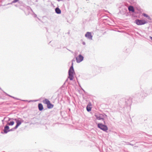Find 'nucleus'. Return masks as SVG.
<instances>
[{
  "label": "nucleus",
  "instance_id": "nucleus-12",
  "mask_svg": "<svg viewBox=\"0 0 152 152\" xmlns=\"http://www.w3.org/2000/svg\"><path fill=\"white\" fill-rule=\"evenodd\" d=\"M143 16L144 17H146L147 18L148 20H151V18L150 17H149L148 15L146 14L143 13L142 14Z\"/></svg>",
  "mask_w": 152,
  "mask_h": 152
},
{
  "label": "nucleus",
  "instance_id": "nucleus-19",
  "mask_svg": "<svg viewBox=\"0 0 152 152\" xmlns=\"http://www.w3.org/2000/svg\"><path fill=\"white\" fill-rule=\"evenodd\" d=\"M12 98H14V99H18V100L19 99L16 98H15V97H13V96H12Z\"/></svg>",
  "mask_w": 152,
  "mask_h": 152
},
{
  "label": "nucleus",
  "instance_id": "nucleus-27",
  "mask_svg": "<svg viewBox=\"0 0 152 152\" xmlns=\"http://www.w3.org/2000/svg\"><path fill=\"white\" fill-rule=\"evenodd\" d=\"M23 101H28L27 100H23Z\"/></svg>",
  "mask_w": 152,
  "mask_h": 152
},
{
  "label": "nucleus",
  "instance_id": "nucleus-5",
  "mask_svg": "<svg viewBox=\"0 0 152 152\" xmlns=\"http://www.w3.org/2000/svg\"><path fill=\"white\" fill-rule=\"evenodd\" d=\"M98 127L104 131H106L108 130L107 126L102 124H98Z\"/></svg>",
  "mask_w": 152,
  "mask_h": 152
},
{
  "label": "nucleus",
  "instance_id": "nucleus-25",
  "mask_svg": "<svg viewBox=\"0 0 152 152\" xmlns=\"http://www.w3.org/2000/svg\"><path fill=\"white\" fill-rule=\"evenodd\" d=\"M33 101L32 100H30L29 101H28L29 102H32Z\"/></svg>",
  "mask_w": 152,
  "mask_h": 152
},
{
  "label": "nucleus",
  "instance_id": "nucleus-20",
  "mask_svg": "<svg viewBox=\"0 0 152 152\" xmlns=\"http://www.w3.org/2000/svg\"><path fill=\"white\" fill-rule=\"evenodd\" d=\"M12 98H14V99H18V100L19 99L16 98H15V97H13V96H12Z\"/></svg>",
  "mask_w": 152,
  "mask_h": 152
},
{
  "label": "nucleus",
  "instance_id": "nucleus-7",
  "mask_svg": "<svg viewBox=\"0 0 152 152\" xmlns=\"http://www.w3.org/2000/svg\"><path fill=\"white\" fill-rule=\"evenodd\" d=\"M85 36L88 39L90 40L92 39V36L91 35V33L90 32H87Z\"/></svg>",
  "mask_w": 152,
  "mask_h": 152
},
{
  "label": "nucleus",
  "instance_id": "nucleus-4",
  "mask_svg": "<svg viewBox=\"0 0 152 152\" xmlns=\"http://www.w3.org/2000/svg\"><path fill=\"white\" fill-rule=\"evenodd\" d=\"M135 23L138 25H141L147 23L148 22L145 20L137 19L135 20Z\"/></svg>",
  "mask_w": 152,
  "mask_h": 152
},
{
  "label": "nucleus",
  "instance_id": "nucleus-14",
  "mask_svg": "<svg viewBox=\"0 0 152 152\" xmlns=\"http://www.w3.org/2000/svg\"><path fill=\"white\" fill-rule=\"evenodd\" d=\"M14 122L13 121H12L10 122V123H7V124L9 125H13L14 124Z\"/></svg>",
  "mask_w": 152,
  "mask_h": 152
},
{
  "label": "nucleus",
  "instance_id": "nucleus-17",
  "mask_svg": "<svg viewBox=\"0 0 152 152\" xmlns=\"http://www.w3.org/2000/svg\"><path fill=\"white\" fill-rule=\"evenodd\" d=\"M14 129V128L11 129L10 130H8V131L9 132H10V131H13Z\"/></svg>",
  "mask_w": 152,
  "mask_h": 152
},
{
  "label": "nucleus",
  "instance_id": "nucleus-24",
  "mask_svg": "<svg viewBox=\"0 0 152 152\" xmlns=\"http://www.w3.org/2000/svg\"><path fill=\"white\" fill-rule=\"evenodd\" d=\"M57 0L58 1H62L63 0Z\"/></svg>",
  "mask_w": 152,
  "mask_h": 152
},
{
  "label": "nucleus",
  "instance_id": "nucleus-6",
  "mask_svg": "<svg viewBox=\"0 0 152 152\" xmlns=\"http://www.w3.org/2000/svg\"><path fill=\"white\" fill-rule=\"evenodd\" d=\"M84 57L81 55H79L76 58V62L78 63H79L83 60Z\"/></svg>",
  "mask_w": 152,
  "mask_h": 152
},
{
  "label": "nucleus",
  "instance_id": "nucleus-21",
  "mask_svg": "<svg viewBox=\"0 0 152 152\" xmlns=\"http://www.w3.org/2000/svg\"><path fill=\"white\" fill-rule=\"evenodd\" d=\"M128 145H132V146H133V145L131 144V143H128Z\"/></svg>",
  "mask_w": 152,
  "mask_h": 152
},
{
  "label": "nucleus",
  "instance_id": "nucleus-11",
  "mask_svg": "<svg viewBox=\"0 0 152 152\" xmlns=\"http://www.w3.org/2000/svg\"><path fill=\"white\" fill-rule=\"evenodd\" d=\"M55 12L58 14H60L61 13V10L58 7L55 9Z\"/></svg>",
  "mask_w": 152,
  "mask_h": 152
},
{
  "label": "nucleus",
  "instance_id": "nucleus-13",
  "mask_svg": "<svg viewBox=\"0 0 152 152\" xmlns=\"http://www.w3.org/2000/svg\"><path fill=\"white\" fill-rule=\"evenodd\" d=\"M128 9L129 11H131L132 12H134V11L133 7L132 6H129L128 8Z\"/></svg>",
  "mask_w": 152,
  "mask_h": 152
},
{
  "label": "nucleus",
  "instance_id": "nucleus-26",
  "mask_svg": "<svg viewBox=\"0 0 152 152\" xmlns=\"http://www.w3.org/2000/svg\"><path fill=\"white\" fill-rule=\"evenodd\" d=\"M150 39L152 40V37H150Z\"/></svg>",
  "mask_w": 152,
  "mask_h": 152
},
{
  "label": "nucleus",
  "instance_id": "nucleus-16",
  "mask_svg": "<svg viewBox=\"0 0 152 152\" xmlns=\"http://www.w3.org/2000/svg\"><path fill=\"white\" fill-rule=\"evenodd\" d=\"M19 0H14L12 1V3H15L17 2Z\"/></svg>",
  "mask_w": 152,
  "mask_h": 152
},
{
  "label": "nucleus",
  "instance_id": "nucleus-9",
  "mask_svg": "<svg viewBox=\"0 0 152 152\" xmlns=\"http://www.w3.org/2000/svg\"><path fill=\"white\" fill-rule=\"evenodd\" d=\"M9 127L7 125H6L4 127V132L5 133H7L8 132Z\"/></svg>",
  "mask_w": 152,
  "mask_h": 152
},
{
  "label": "nucleus",
  "instance_id": "nucleus-18",
  "mask_svg": "<svg viewBox=\"0 0 152 152\" xmlns=\"http://www.w3.org/2000/svg\"><path fill=\"white\" fill-rule=\"evenodd\" d=\"M34 17H36L37 16V15L36 14H35L34 13Z\"/></svg>",
  "mask_w": 152,
  "mask_h": 152
},
{
  "label": "nucleus",
  "instance_id": "nucleus-28",
  "mask_svg": "<svg viewBox=\"0 0 152 152\" xmlns=\"http://www.w3.org/2000/svg\"><path fill=\"white\" fill-rule=\"evenodd\" d=\"M31 11H32V12H33V11H32V9H31Z\"/></svg>",
  "mask_w": 152,
  "mask_h": 152
},
{
  "label": "nucleus",
  "instance_id": "nucleus-23",
  "mask_svg": "<svg viewBox=\"0 0 152 152\" xmlns=\"http://www.w3.org/2000/svg\"><path fill=\"white\" fill-rule=\"evenodd\" d=\"M7 94V95H8V96H10V97H12V96H10V95H8V94Z\"/></svg>",
  "mask_w": 152,
  "mask_h": 152
},
{
  "label": "nucleus",
  "instance_id": "nucleus-15",
  "mask_svg": "<svg viewBox=\"0 0 152 152\" xmlns=\"http://www.w3.org/2000/svg\"><path fill=\"white\" fill-rule=\"evenodd\" d=\"M86 109L87 111L88 112L90 111L91 110V108L90 107L88 108V107H87Z\"/></svg>",
  "mask_w": 152,
  "mask_h": 152
},
{
  "label": "nucleus",
  "instance_id": "nucleus-10",
  "mask_svg": "<svg viewBox=\"0 0 152 152\" xmlns=\"http://www.w3.org/2000/svg\"><path fill=\"white\" fill-rule=\"evenodd\" d=\"M39 110L40 111L42 110L43 109V106L42 104L41 103H39L38 105Z\"/></svg>",
  "mask_w": 152,
  "mask_h": 152
},
{
  "label": "nucleus",
  "instance_id": "nucleus-2",
  "mask_svg": "<svg viewBox=\"0 0 152 152\" xmlns=\"http://www.w3.org/2000/svg\"><path fill=\"white\" fill-rule=\"evenodd\" d=\"M95 116L96 119L97 120H103L104 118L107 116L106 115L99 113L96 114L95 115Z\"/></svg>",
  "mask_w": 152,
  "mask_h": 152
},
{
  "label": "nucleus",
  "instance_id": "nucleus-8",
  "mask_svg": "<svg viewBox=\"0 0 152 152\" xmlns=\"http://www.w3.org/2000/svg\"><path fill=\"white\" fill-rule=\"evenodd\" d=\"M16 120V123L17 124L15 127L14 128V129H16L18 128L19 126H20L21 124V121L19 120H17L16 119H15Z\"/></svg>",
  "mask_w": 152,
  "mask_h": 152
},
{
  "label": "nucleus",
  "instance_id": "nucleus-3",
  "mask_svg": "<svg viewBox=\"0 0 152 152\" xmlns=\"http://www.w3.org/2000/svg\"><path fill=\"white\" fill-rule=\"evenodd\" d=\"M43 102L47 105V107L48 108L51 109L53 107V105L50 103V102L48 99H45L43 100Z\"/></svg>",
  "mask_w": 152,
  "mask_h": 152
},
{
  "label": "nucleus",
  "instance_id": "nucleus-22",
  "mask_svg": "<svg viewBox=\"0 0 152 152\" xmlns=\"http://www.w3.org/2000/svg\"><path fill=\"white\" fill-rule=\"evenodd\" d=\"M82 44L83 45H85L86 44V43L85 42H83Z\"/></svg>",
  "mask_w": 152,
  "mask_h": 152
},
{
  "label": "nucleus",
  "instance_id": "nucleus-1",
  "mask_svg": "<svg viewBox=\"0 0 152 152\" xmlns=\"http://www.w3.org/2000/svg\"><path fill=\"white\" fill-rule=\"evenodd\" d=\"M69 75L68 78L71 80H72L73 79L74 74H75V72L73 67V63H72V65L69 70Z\"/></svg>",
  "mask_w": 152,
  "mask_h": 152
}]
</instances>
